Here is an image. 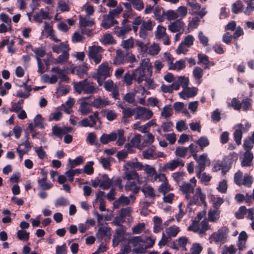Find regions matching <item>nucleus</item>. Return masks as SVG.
I'll use <instances>...</instances> for the list:
<instances>
[{"label": "nucleus", "instance_id": "nucleus-1", "mask_svg": "<svg viewBox=\"0 0 254 254\" xmlns=\"http://www.w3.org/2000/svg\"><path fill=\"white\" fill-rule=\"evenodd\" d=\"M111 228L107 223L99 226L98 232L96 233V239L101 244L96 250V253L106 251V244L110 242L111 237Z\"/></svg>", "mask_w": 254, "mask_h": 254}, {"label": "nucleus", "instance_id": "nucleus-2", "mask_svg": "<svg viewBox=\"0 0 254 254\" xmlns=\"http://www.w3.org/2000/svg\"><path fill=\"white\" fill-rule=\"evenodd\" d=\"M142 72H140L139 69H135L132 74H130L128 72L125 73L124 76V82L127 85L129 86L132 84V80H135L138 84L141 83L143 81Z\"/></svg>", "mask_w": 254, "mask_h": 254}, {"label": "nucleus", "instance_id": "nucleus-3", "mask_svg": "<svg viewBox=\"0 0 254 254\" xmlns=\"http://www.w3.org/2000/svg\"><path fill=\"white\" fill-rule=\"evenodd\" d=\"M137 69H139L140 72L142 71L143 78L145 76H151L152 75V66L150 63V60L148 58L142 59L140 63V66Z\"/></svg>", "mask_w": 254, "mask_h": 254}, {"label": "nucleus", "instance_id": "nucleus-4", "mask_svg": "<svg viewBox=\"0 0 254 254\" xmlns=\"http://www.w3.org/2000/svg\"><path fill=\"white\" fill-rule=\"evenodd\" d=\"M155 25V22L150 19L146 21H143L139 32V37L145 39L147 35V31L152 30Z\"/></svg>", "mask_w": 254, "mask_h": 254}, {"label": "nucleus", "instance_id": "nucleus-5", "mask_svg": "<svg viewBox=\"0 0 254 254\" xmlns=\"http://www.w3.org/2000/svg\"><path fill=\"white\" fill-rule=\"evenodd\" d=\"M126 231V227L125 226H121L117 228L112 242L113 247L117 246L120 242L123 240Z\"/></svg>", "mask_w": 254, "mask_h": 254}, {"label": "nucleus", "instance_id": "nucleus-6", "mask_svg": "<svg viewBox=\"0 0 254 254\" xmlns=\"http://www.w3.org/2000/svg\"><path fill=\"white\" fill-rule=\"evenodd\" d=\"M184 162L182 159L177 158L176 159H173L171 161L165 164L164 167L162 168V170L163 171H166L168 170L172 171L179 166L184 167Z\"/></svg>", "mask_w": 254, "mask_h": 254}, {"label": "nucleus", "instance_id": "nucleus-7", "mask_svg": "<svg viewBox=\"0 0 254 254\" xmlns=\"http://www.w3.org/2000/svg\"><path fill=\"white\" fill-rule=\"evenodd\" d=\"M79 27L81 31L84 30L86 27H92L95 24L94 19L91 18L90 17L78 15Z\"/></svg>", "mask_w": 254, "mask_h": 254}, {"label": "nucleus", "instance_id": "nucleus-8", "mask_svg": "<svg viewBox=\"0 0 254 254\" xmlns=\"http://www.w3.org/2000/svg\"><path fill=\"white\" fill-rule=\"evenodd\" d=\"M99 186L102 189L108 190L112 186L111 179H110L108 175H102L101 179L96 178V187Z\"/></svg>", "mask_w": 254, "mask_h": 254}, {"label": "nucleus", "instance_id": "nucleus-9", "mask_svg": "<svg viewBox=\"0 0 254 254\" xmlns=\"http://www.w3.org/2000/svg\"><path fill=\"white\" fill-rule=\"evenodd\" d=\"M228 232V229L226 227H222L220 229L217 233H213L211 238L216 243L224 242L226 239V234Z\"/></svg>", "mask_w": 254, "mask_h": 254}, {"label": "nucleus", "instance_id": "nucleus-10", "mask_svg": "<svg viewBox=\"0 0 254 254\" xmlns=\"http://www.w3.org/2000/svg\"><path fill=\"white\" fill-rule=\"evenodd\" d=\"M131 30L132 28L131 25H126L122 26L121 27L116 26L115 28L114 33L116 35L117 37L122 39H124L125 35L131 31Z\"/></svg>", "mask_w": 254, "mask_h": 254}, {"label": "nucleus", "instance_id": "nucleus-11", "mask_svg": "<svg viewBox=\"0 0 254 254\" xmlns=\"http://www.w3.org/2000/svg\"><path fill=\"white\" fill-rule=\"evenodd\" d=\"M110 70L108 63H103L99 66L96 75L104 76V78H106L110 76Z\"/></svg>", "mask_w": 254, "mask_h": 254}, {"label": "nucleus", "instance_id": "nucleus-12", "mask_svg": "<svg viewBox=\"0 0 254 254\" xmlns=\"http://www.w3.org/2000/svg\"><path fill=\"white\" fill-rule=\"evenodd\" d=\"M87 64L84 63L80 65L76 66L72 68L71 73L76 74L80 78H83L84 75L87 74Z\"/></svg>", "mask_w": 254, "mask_h": 254}, {"label": "nucleus", "instance_id": "nucleus-13", "mask_svg": "<svg viewBox=\"0 0 254 254\" xmlns=\"http://www.w3.org/2000/svg\"><path fill=\"white\" fill-rule=\"evenodd\" d=\"M243 127V125L242 124H237L235 127V131L233 134L234 139L238 145L241 144V140L243 132L242 131Z\"/></svg>", "mask_w": 254, "mask_h": 254}, {"label": "nucleus", "instance_id": "nucleus-14", "mask_svg": "<svg viewBox=\"0 0 254 254\" xmlns=\"http://www.w3.org/2000/svg\"><path fill=\"white\" fill-rule=\"evenodd\" d=\"M78 125L83 127H92L95 125V112L91 115L88 118H84L78 122Z\"/></svg>", "mask_w": 254, "mask_h": 254}, {"label": "nucleus", "instance_id": "nucleus-15", "mask_svg": "<svg viewBox=\"0 0 254 254\" xmlns=\"http://www.w3.org/2000/svg\"><path fill=\"white\" fill-rule=\"evenodd\" d=\"M184 25L185 24L181 19H177L168 26V29L170 31L175 33L183 29Z\"/></svg>", "mask_w": 254, "mask_h": 254}, {"label": "nucleus", "instance_id": "nucleus-16", "mask_svg": "<svg viewBox=\"0 0 254 254\" xmlns=\"http://www.w3.org/2000/svg\"><path fill=\"white\" fill-rule=\"evenodd\" d=\"M117 138V133L112 132L110 134L104 133L100 137V140L103 144H106L109 142L114 141Z\"/></svg>", "mask_w": 254, "mask_h": 254}, {"label": "nucleus", "instance_id": "nucleus-17", "mask_svg": "<svg viewBox=\"0 0 254 254\" xmlns=\"http://www.w3.org/2000/svg\"><path fill=\"white\" fill-rule=\"evenodd\" d=\"M127 60L123 52L121 49L116 51V55L114 60V64L119 65L124 64Z\"/></svg>", "mask_w": 254, "mask_h": 254}, {"label": "nucleus", "instance_id": "nucleus-18", "mask_svg": "<svg viewBox=\"0 0 254 254\" xmlns=\"http://www.w3.org/2000/svg\"><path fill=\"white\" fill-rule=\"evenodd\" d=\"M135 112V109H131L127 108L123 110V116L122 117V121L126 125L129 123V120L127 118L132 117Z\"/></svg>", "mask_w": 254, "mask_h": 254}, {"label": "nucleus", "instance_id": "nucleus-19", "mask_svg": "<svg viewBox=\"0 0 254 254\" xmlns=\"http://www.w3.org/2000/svg\"><path fill=\"white\" fill-rule=\"evenodd\" d=\"M130 200L129 198L122 195L117 200L113 202V206L114 208H118L122 205L123 206H126L129 204Z\"/></svg>", "mask_w": 254, "mask_h": 254}, {"label": "nucleus", "instance_id": "nucleus-20", "mask_svg": "<svg viewBox=\"0 0 254 254\" xmlns=\"http://www.w3.org/2000/svg\"><path fill=\"white\" fill-rule=\"evenodd\" d=\"M153 13L155 19L159 22H163L165 20V11L163 8L156 6L154 9Z\"/></svg>", "mask_w": 254, "mask_h": 254}, {"label": "nucleus", "instance_id": "nucleus-21", "mask_svg": "<svg viewBox=\"0 0 254 254\" xmlns=\"http://www.w3.org/2000/svg\"><path fill=\"white\" fill-rule=\"evenodd\" d=\"M123 178L127 181L132 180H139V176L135 171L126 170L123 173Z\"/></svg>", "mask_w": 254, "mask_h": 254}, {"label": "nucleus", "instance_id": "nucleus-22", "mask_svg": "<svg viewBox=\"0 0 254 254\" xmlns=\"http://www.w3.org/2000/svg\"><path fill=\"white\" fill-rule=\"evenodd\" d=\"M101 26L107 29L113 26V16L110 15H104L103 16Z\"/></svg>", "mask_w": 254, "mask_h": 254}, {"label": "nucleus", "instance_id": "nucleus-23", "mask_svg": "<svg viewBox=\"0 0 254 254\" xmlns=\"http://www.w3.org/2000/svg\"><path fill=\"white\" fill-rule=\"evenodd\" d=\"M153 232L155 233H159L162 229V221L160 217L158 216H154L153 217Z\"/></svg>", "mask_w": 254, "mask_h": 254}, {"label": "nucleus", "instance_id": "nucleus-24", "mask_svg": "<svg viewBox=\"0 0 254 254\" xmlns=\"http://www.w3.org/2000/svg\"><path fill=\"white\" fill-rule=\"evenodd\" d=\"M141 190L144 193L145 197H149L154 199L155 197L154 189L150 186L143 187L141 189Z\"/></svg>", "mask_w": 254, "mask_h": 254}, {"label": "nucleus", "instance_id": "nucleus-25", "mask_svg": "<svg viewBox=\"0 0 254 254\" xmlns=\"http://www.w3.org/2000/svg\"><path fill=\"white\" fill-rule=\"evenodd\" d=\"M197 58L198 59L197 64H203L205 65L204 67V69L209 68L208 65H209L210 62L209 61V58L207 55L201 54H198L197 55Z\"/></svg>", "mask_w": 254, "mask_h": 254}, {"label": "nucleus", "instance_id": "nucleus-26", "mask_svg": "<svg viewBox=\"0 0 254 254\" xmlns=\"http://www.w3.org/2000/svg\"><path fill=\"white\" fill-rule=\"evenodd\" d=\"M197 88H188L186 91L181 92L179 93L180 96L184 99H185L183 96L186 95L188 97H192L195 96L197 94Z\"/></svg>", "mask_w": 254, "mask_h": 254}, {"label": "nucleus", "instance_id": "nucleus-27", "mask_svg": "<svg viewBox=\"0 0 254 254\" xmlns=\"http://www.w3.org/2000/svg\"><path fill=\"white\" fill-rule=\"evenodd\" d=\"M195 142L199 145L201 151H203L204 148L208 146L209 144V141L206 136H201L198 140H196Z\"/></svg>", "mask_w": 254, "mask_h": 254}, {"label": "nucleus", "instance_id": "nucleus-28", "mask_svg": "<svg viewBox=\"0 0 254 254\" xmlns=\"http://www.w3.org/2000/svg\"><path fill=\"white\" fill-rule=\"evenodd\" d=\"M41 79L44 83L55 84L57 82L58 77L54 74H53L51 77H50L48 74H45L41 77Z\"/></svg>", "mask_w": 254, "mask_h": 254}, {"label": "nucleus", "instance_id": "nucleus-29", "mask_svg": "<svg viewBox=\"0 0 254 254\" xmlns=\"http://www.w3.org/2000/svg\"><path fill=\"white\" fill-rule=\"evenodd\" d=\"M149 43H144L140 40H136L135 46L138 47V50L140 51L142 53H146L148 49Z\"/></svg>", "mask_w": 254, "mask_h": 254}, {"label": "nucleus", "instance_id": "nucleus-30", "mask_svg": "<svg viewBox=\"0 0 254 254\" xmlns=\"http://www.w3.org/2000/svg\"><path fill=\"white\" fill-rule=\"evenodd\" d=\"M247 4L244 11L247 15H250L252 12L254 11V0H243Z\"/></svg>", "mask_w": 254, "mask_h": 254}, {"label": "nucleus", "instance_id": "nucleus-31", "mask_svg": "<svg viewBox=\"0 0 254 254\" xmlns=\"http://www.w3.org/2000/svg\"><path fill=\"white\" fill-rule=\"evenodd\" d=\"M44 118L41 115L37 114L34 119V124L35 127H39L41 129H44L45 126L43 124Z\"/></svg>", "mask_w": 254, "mask_h": 254}, {"label": "nucleus", "instance_id": "nucleus-32", "mask_svg": "<svg viewBox=\"0 0 254 254\" xmlns=\"http://www.w3.org/2000/svg\"><path fill=\"white\" fill-rule=\"evenodd\" d=\"M243 5L241 0H238L232 4V11L233 13L237 14L243 11Z\"/></svg>", "mask_w": 254, "mask_h": 254}, {"label": "nucleus", "instance_id": "nucleus-33", "mask_svg": "<svg viewBox=\"0 0 254 254\" xmlns=\"http://www.w3.org/2000/svg\"><path fill=\"white\" fill-rule=\"evenodd\" d=\"M172 190V189L168 182L163 183L158 188L159 192L162 193L163 195L166 194L167 193Z\"/></svg>", "mask_w": 254, "mask_h": 254}, {"label": "nucleus", "instance_id": "nucleus-34", "mask_svg": "<svg viewBox=\"0 0 254 254\" xmlns=\"http://www.w3.org/2000/svg\"><path fill=\"white\" fill-rule=\"evenodd\" d=\"M179 190H181L183 193H187L188 192H193L194 188L190 183H184L182 186H180Z\"/></svg>", "mask_w": 254, "mask_h": 254}, {"label": "nucleus", "instance_id": "nucleus-35", "mask_svg": "<svg viewBox=\"0 0 254 254\" xmlns=\"http://www.w3.org/2000/svg\"><path fill=\"white\" fill-rule=\"evenodd\" d=\"M253 154L250 151L246 152L244 155V158L242 162V165L243 166H248L250 165V164L253 159Z\"/></svg>", "mask_w": 254, "mask_h": 254}, {"label": "nucleus", "instance_id": "nucleus-36", "mask_svg": "<svg viewBox=\"0 0 254 254\" xmlns=\"http://www.w3.org/2000/svg\"><path fill=\"white\" fill-rule=\"evenodd\" d=\"M188 148L190 153L189 157L192 156L194 160H196L197 157V153L200 151L199 147H198L196 145H195L193 143H191Z\"/></svg>", "mask_w": 254, "mask_h": 254}, {"label": "nucleus", "instance_id": "nucleus-37", "mask_svg": "<svg viewBox=\"0 0 254 254\" xmlns=\"http://www.w3.org/2000/svg\"><path fill=\"white\" fill-rule=\"evenodd\" d=\"M137 91L135 90L133 92L127 93L123 97V100L129 104H133L135 102V96Z\"/></svg>", "mask_w": 254, "mask_h": 254}, {"label": "nucleus", "instance_id": "nucleus-38", "mask_svg": "<svg viewBox=\"0 0 254 254\" xmlns=\"http://www.w3.org/2000/svg\"><path fill=\"white\" fill-rule=\"evenodd\" d=\"M69 58V54L67 51H63L62 54L59 56V57L54 59V64H62L68 60Z\"/></svg>", "mask_w": 254, "mask_h": 254}, {"label": "nucleus", "instance_id": "nucleus-39", "mask_svg": "<svg viewBox=\"0 0 254 254\" xmlns=\"http://www.w3.org/2000/svg\"><path fill=\"white\" fill-rule=\"evenodd\" d=\"M228 107L233 108L235 110H239L242 107V104L236 98H233L231 103H227Z\"/></svg>", "mask_w": 254, "mask_h": 254}, {"label": "nucleus", "instance_id": "nucleus-40", "mask_svg": "<svg viewBox=\"0 0 254 254\" xmlns=\"http://www.w3.org/2000/svg\"><path fill=\"white\" fill-rule=\"evenodd\" d=\"M69 86L66 85H61L59 83V86L57 89V93L59 96L65 95L69 92Z\"/></svg>", "mask_w": 254, "mask_h": 254}, {"label": "nucleus", "instance_id": "nucleus-41", "mask_svg": "<svg viewBox=\"0 0 254 254\" xmlns=\"http://www.w3.org/2000/svg\"><path fill=\"white\" fill-rule=\"evenodd\" d=\"M101 41L105 45H113L116 43V41L114 39L113 36L110 34L104 35L103 39Z\"/></svg>", "mask_w": 254, "mask_h": 254}, {"label": "nucleus", "instance_id": "nucleus-42", "mask_svg": "<svg viewBox=\"0 0 254 254\" xmlns=\"http://www.w3.org/2000/svg\"><path fill=\"white\" fill-rule=\"evenodd\" d=\"M134 45V39L132 37H130L126 40H123L122 43V46L126 50H128L130 48H133Z\"/></svg>", "mask_w": 254, "mask_h": 254}, {"label": "nucleus", "instance_id": "nucleus-43", "mask_svg": "<svg viewBox=\"0 0 254 254\" xmlns=\"http://www.w3.org/2000/svg\"><path fill=\"white\" fill-rule=\"evenodd\" d=\"M24 100L23 99L19 100L17 103H12L11 108L9 109L11 112L18 113L22 109V104L23 103Z\"/></svg>", "mask_w": 254, "mask_h": 254}, {"label": "nucleus", "instance_id": "nucleus-44", "mask_svg": "<svg viewBox=\"0 0 254 254\" xmlns=\"http://www.w3.org/2000/svg\"><path fill=\"white\" fill-rule=\"evenodd\" d=\"M172 115V109L171 105H165L161 112V116L165 118H169Z\"/></svg>", "mask_w": 254, "mask_h": 254}, {"label": "nucleus", "instance_id": "nucleus-45", "mask_svg": "<svg viewBox=\"0 0 254 254\" xmlns=\"http://www.w3.org/2000/svg\"><path fill=\"white\" fill-rule=\"evenodd\" d=\"M94 161H89L84 166L83 171L84 173L87 175H92L94 173V168L93 165H94Z\"/></svg>", "mask_w": 254, "mask_h": 254}, {"label": "nucleus", "instance_id": "nucleus-46", "mask_svg": "<svg viewBox=\"0 0 254 254\" xmlns=\"http://www.w3.org/2000/svg\"><path fill=\"white\" fill-rule=\"evenodd\" d=\"M69 204V201L64 197H60L57 199L55 202L56 207L60 206H65Z\"/></svg>", "mask_w": 254, "mask_h": 254}, {"label": "nucleus", "instance_id": "nucleus-47", "mask_svg": "<svg viewBox=\"0 0 254 254\" xmlns=\"http://www.w3.org/2000/svg\"><path fill=\"white\" fill-rule=\"evenodd\" d=\"M252 102L253 100L249 98L243 99L241 102V108H242L243 110L244 111H247L249 110L252 107Z\"/></svg>", "mask_w": 254, "mask_h": 254}, {"label": "nucleus", "instance_id": "nucleus-48", "mask_svg": "<svg viewBox=\"0 0 254 254\" xmlns=\"http://www.w3.org/2000/svg\"><path fill=\"white\" fill-rule=\"evenodd\" d=\"M63 129L57 125L52 127V133L57 137L62 139L63 135L64 134Z\"/></svg>", "mask_w": 254, "mask_h": 254}, {"label": "nucleus", "instance_id": "nucleus-49", "mask_svg": "<svg viewBox=\"0 0 254 254\" xmlns=\"http://www.w3.org/2000/svg\"><path fill=\"white\" fill-rule=\"evenodd\" d=\"M188 148L186 147H178L175 151L176 156L182 158H185L187 155Z\"/></svg>", "mask_w": 254, "mask_h": 254}, {"label": "nucleus", "instance_id": "nucleus-50", "mask_svg": "<svg viewBox=\"0 0 254 254\" xmlns=\"http://www.w3.org/2000/svg\"><path fill=\"white\" fill-rule=\"evenodd\" d=\"M29 232L22 230H18L17 232L18 239L23 241H26L29 239Z\"/></svg>", "mask_w": 254, "mask_h": 254}, {"label": "nucleus", "instance_id": "nucleus-51", "mask_svg": "<svg viewBox=\"0 0 254 254\" xmlns=\"http://www.w3.org/2000/svg\"><path fill=\"white\" fill-rule=\"evenodd\" d=\"M117 137L118 136V140L116 143L119 146H122L124 144L125 141V138L124 137V131L122 129H118L117 131Z\"/></svg>", "mask_w": 254, "mask_h": 254}, {"label": "nucleus", "instance_id": "nucleus-52", "mask_svg": "<svg viewBox=\"0 0 254 254\" xmlns=\"http://www.w3.org/2000/svg\"><path fill=\"white\" fill-rule=\"evenodd\" d=\"M243 173L240 171H238L234 175V182L238 186L242 185V182L243 181Z\"/></svg>", "mask_w": 254, "mask_h": 254}, {"label": "nucleus", "instance_id": "nucleus-53", "mask_svg": "<svg viewBox=\"0 0 254 254\" xmlns=\"http://www.w3.org/2000/svg\"><path fill=\"white\" fill-rule=\"evenodd\" d=\"M68 162L70 164V167L73 168L74 166L79 165L83 163V158L81 156L77 157L74 160L70 158L68 159Z\"/></svg>", "mask_w": 254, "mask_h": 254}, {"label": "nucleus", "instance_id": "nucleus-54", "mask_svg": "<svg viewBox=\"0 0 254 254\" xmlns=\"http://www.w3.org/2000/svg\"><path fill=\"white\" fill-rule=\"evenodd\" d=\"M32 51L36 54L35 57L37 60V58H43L46 55L45 50L41 48H32Z\"/></svg>", "mask_w": 254, "mask_h": 254}, {"label": "nucleus", "instance_id": "nucleus-55", "mask_svg": "<svg viewBox=\"0 0 254 254\" xmlns=\"http://www.w3.org/2000/svg\"><path fill=\"white\" fill-rule=\"evenodd\" d=\"M179 231V227L174 226L169 227L166 230V233L169 236L176 237Z\"/></svg>", "mask_w": 254, "mask_h": 254}, {"label": "nucleus", "instance_id": "nucleus-56", "mask_svg": "<svg viewBox=\"0 0 254 254\" xmlns=\"http://www.w3.org/2000/svg\"><path fill=\"white\" fill-rule=\"evenodd\" d=\"M202 250V247L200 244H193L190 249L191 253L190 254H199Z\"/></svg>", "mask_w": 254, "mask_h": 254}, {"label": "nucleus", "instance_id": "nucleus-57", "mask_svg": "<svg viewBox=\"0 0 254 254\" xmlns=\"http://www.w3.org/2000/svg\"><path fill=\"white\" fill-rule=\"evenodd\" d=\"M86 82V78L79 81L78 83H75L73 87L75 91L78 94L81 93L84 89V83Z\"/></svg>", "mask_w": 254, "mask_h": 254}, {"label": "nucleus", "instance_id": "nucleus-58", "mask_svg": "<svg viewBox=\"0 0 254 254\" xmlns=\"http://www.w3.org/2000/svg\"><path fill=\"white\" fill-rule=\"evenodd\" d=\"M247 212V208L245 206L240 207L238 212L235 214V217L238 219H243Z\"/></svg>", "mask_w": 254, "mask_h": 254}, {"label": "nucleus", "instance_id": "nucleus-59", "mask_svg": "<svg viewBox=\"0 0 254 254\" xmlns=\"http://www.w3.org/2000/svg\"><path fill=\"white\" fill-rule=\"evenodd\" d=\"M186 67V63L185 62L181 60L179 61H177L175 63L173 67H170V69H177L178 70H180L185 68Z\"/></svg>", "mask_w": 254, "mask_h": 254}, {"label": "nucleus", "instance_id": "nucleus-60", "mask_svg": "<svg viewBox=\"0 0 254 254\" xmlns=\"http://www.w3.org/2000/svg\"><path fill=\"white\" fill-rule=\"evenodd\" d=\"M79 111L82 115H86L90 112V107L86 102L82 103L80 106Z\"/></svg>", "mask_w": 254, "mask_h": 254}, {"label": "nucleus", "instance_id": "nucleus-61", "mask_svg": "<svg viewBox=\"0 0 254 254\" xmlns=\"http://www.w3.org/2000/svg\"><path fill=\"white\" fill-rule=\"evenodd\" d=\"M192 73L195 79H200L203 75L202 69L198 66L194 67Z\"/></svg>", "mask_w": 254, "mask_h": 254}, {"label": "nucleus", "instance_id": "nucleus-62", "mask_svg": "<svg viewBox=\"0 0 254 254\" xmlns=\"http://www.w3.org/2000/svg\"><path fill=\"white\" fill-rule=\"evenodd\" d=\"M253 183V178L247 174L244 175L242 185L247 187H251Z\"/></svg>", "mask_w": 254, "mask_h": 254}, {"label": "nucleus", "instance_id": "nucleus-63", "mask_svg": "<svg viewBox=\"0 0 254 254\" xmlns=\"http://www.w3.org/2000/svg\"><path fill=\"white\" fill-rule=\"evenodd\" d=\"M198 38L200 43L203 47H206L208 45V39L203 34V33L202 31L199 32Z\"/></svg>", "mask_w": 254, "mask_h": 254}, {"label": "nucleus", "instance_id": "nucleus-64", "mask_svg": "<svg viewBox=\"0 0 254 254\" xmlns=\"http://www.w3.org/2000/svg\"><path fill=\"white\" fill-rule=\"evenodd\" d=\"M143 170L150 176H155L156 174V171L154 168L150 166L148 164H145L144 165V168Z\"/></svg>", "mask_w": 254, "mask_h": 254}]
</instances>
